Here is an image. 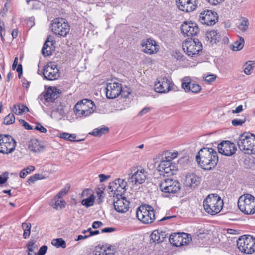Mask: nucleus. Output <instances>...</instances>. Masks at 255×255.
<instances>
[{"instance_id":"obj_1","label":"nucleus","mask_w":255,"mask_h":255,"mask_svg":"<svg viewBox=\"0 0 255 255\" xmlns=\"http://www.w3.org/2000/svg\"><path fill=\"white\" fill-rule=\"evenodd\" d=\"M200 166L207 170L214 168L218 162L217 152L212 148L204 147L201 149L196 156Z\"/></svg>"},{"instance_id":"obj_2","label":"nucleus","mask_w":255,"mask_h":255,"mask_svg":"<svg viewBox=\"0 0 255 255\" xmlns=\"http://www.w3.org/2000/svg\"><path fill=\"white\" fill-rule=\"evenodd\" d=\"M165 159L162 160L157 167V170L160 175L167 177L170 175H173L177 170L175 163H172L171 161L177 157V152L166 151L165 152Z\"/></svg>"},{"instance_id":"obj_3","label":"nucleus","mask_w":255,"mask_h":255,"mask_svg":"<svg viewBox=\"0 0 255 255\" xmlns=\"http://www.w3.org/2000/svg\"><path fill=\"white\" fill-rule=\"evenodd\" d=\"M205 211L208 214L214 215L219 213L223 206V201L216 194H211L207 196L203 201Z\"/></svg>"},{"instance_id":"obj_4","label":"nucleus","mask_w":255,"mask_h":255,"mask_svg":"<svg viewBox=\"0 0 255 255\" xmlns=\"http://www.w3.org/2000/svg\"><path fill=\"white\" fill-rule=\"evenodd\" d=\"M240 149L246 154L255 153V135L246 133L241 134L238 141Z\"/></svg>"},{"instance_id":"obj_5","label":"nucleus","mask_w":255,"mask_h":255,"mask_svg":"<svg viewBox=\"0 0 255 255\" xmlns=\"http://www.w3.org/2000/svg\"><path fill=\"white\" fill-rule=\"evenodd\" d=\"M95 105L91 100L85 99L78 102L74 106V111L78 117H86L92 114Z\"/></svg>"},{"instance_id":"obj_6","label":"nucleus","mask_w":255,"mask_h":255,"mask_svg":"<svg viewBox=\"0 0 255 255\" xmlns=\"http://www.w3.org/2000/svg\"><path fill=\"white\" fill-rule=\"evenodd\" d=\"M238 205L240 210L246 214L255 213V198L251 194L242 195L239 199Z\"/></svg>"},{"instance_id":"obj_7","label":"nucleus","mask_w":255,"mask_h":255,"mask_svg":"<svg viewBox=\"0 0 255 255\" xmlns=\"http://www.w3.org/2000/svg\"><path fill=\"white\" fill-rule=\"evenodd\" d=\"M51 30L56 35L64 37L70 31V25L65 19L57 17L52 21Z\"/></svg>"},{"instance_id":"obj_8","label":"nucleus","mask_w":255,"mask_h":255,"mask_svg":"<svg viewBox=\"0 0 255 255\" xmlns=\"http://www.w3.org/2000/svg\"><path fill=\"white\" fill-rule=\"evenodd\" d=\"M136 217L144 224H150L155 220V212L152 207L149 205L141 206L136 212Z\"/></svg>"},{"instance_id":"obj_9","label":"nucleus","mask_w":255,"mask_h":255,"mask_svg":"<svg viewBox=\"0 0 255 255\" xmlns=\"http://www.w3.org/2000/svg\"><path fill=\"white\" fill-rule=\"evenodd\" d=\"M164 178L160 181L159 183L160 190L166 193H178L181 189V184L175 179L166 178L167 174H165Z\"/></svg>"},{"instance_id":"obj_10","label":"nucleus","mask_w":255,"mask_h":255,"mask_svg":"<svg viewBox=\"0 0 255 255\" xmlns=\"http://www.w3.org/2000/svg\"><path fill=\"white\" fill-rule=\"evenodd\" d=\"M237 245L239 250L247 254H252L255 252V239L252 237L241 236L237 240Z\"/></svg>"},{"instance_id":"obj_11","label":"nucleus","mask_w":255,"mask_h":255,"mask_svg":"<svg viewBox=\"0 0 255 255\" xmlns=\"http://www.w3.org/2000/svg\"><path fill=\"white\" fill-rule=\"evenodd\" d=\"M183 49L189 56L194 57L198 54L199 52L202 50V45L198 39L194 38L186 40L183 43Z\"/></svg>"},{"instance_id":"obj_12","label":"nucleus","mask_w":255,"mask_h":255,"mask_svg":"<svg viewBox=\"0 0 255 255\" xmlns=\"http://www.w3.org/2000/svg\"><path fill=\"white\" fill-rule=\"evenodd\" d=\"M16 142L10 136L7 134H0V152L8 154L12 152L15 148Z\"/></svg>"},{"instance_id":"obj_13","label":"nucleus","mask_w":255,"mask_h":255,"mask_svg":"<svg viewBox=\"0 0 255 255\" xmlns=\"http://www.w3.org/2000/svg\"><path fill=\"white\" fill-rule=\"evenodd\" d=\"M218 149L220 153L228 156L234 155L237 150L236 145L229 140L223 141L219 143Z\"/></svg>"},{"instance_id":"obj_14","label":"nucleus","mask_w":255,"mask_h":255,"mask_svg":"<svg viewBox=\"0 0 255 255\" xmlns=\"http://www.w3.org/2000/svg\"><path fill=\"white\" fill-rule=\"evenodd\" d=\"M200 20L203 24L213 25L218 21L217 13L209 9L204 10L200 13Z\"/></svg>"},{"instance_id":"obj_15","label":"nucleus","mask_w":255,"mask_h":255,"mask_svg":"<svg viewBox=\"0 0 255 255\" xmlns=\"http://www.w3.org/2000/svg\"><path fill=\"white\" fill-rule=\"evenodd\" d=\"M43 74L44 78L48 80H54L59 77V70L56 65L50 63L45 66Z\"/></svg>"},{"instance_id":"obj_16","label":"nucleus","mask_w":255,"mask_h":255,"mask_svg":"<svg viewBox=\"0 0 255 255\" xmlns=\"http://www.w3.org/2000/svg\"><path fill=\"white\" fill-rule=\"evenodd\" d=\"M127 186V182L124 179L118 178L110 183L109 188L114 191L117 196L122 195L125 193Z\"/></svg>"},{"instance_id":"obj_17","label":"nucleus","mask_w":255,"mask_h":255,"mask_svg":"<svg viewBox=\"0 0 255 255\" xmlns=\"http://www.w3.org/2000/svg\"><path fill=\"white\" fill-rule=\"evenodd\" d=\"M133 169L131 171L132 175L129 177V181L132 185H137L143 183L146 178V172L143 169Z\"/></svg>"},{"instance_id":"obj_18","label":"nucleus","mask_w":255,"mask_h":255,"mask_svg":"<svg viewBox=\"0 0 255 255\" xmlns=\"http://www.w3.org/2000/svg\"><path fill=\"white\" fill-rule=\"evenodd\" d=\"M106 97L108 99H115L121 94L122 85L118 82L109 83L106 88Z\"/></svg>"},{"instance_id":"obj_19","label":"nucleus","mask_w":255,"mask_h":255,"mask_svg":"<svg viewBox=\"0 0 255 255\" xmlns=\"http://www.w3.org/2000/svg\"><path fill=\"white\" fill-rule=\"evenodd\" d=\"M176 2L178 8L186 12L193 11L197 7V0H176Z\"/></svg>"},{"instance_id":"obj_20","label":"nucleus","mask_w":255,"mask_h":255,"mask_svg":"<svg viewBox=\"0 0 255 255\" xmlns=\"http://www.w3.org/2000/svg\"><path fill=\"white\" fill-rule=\"evenodd\" d=\"M141 45L142 48V51L149 55L155 54L159 50V46L155 41L150 38L143 41Z\"/></svg>"},{"instance_id":"obj_21","label":"nucleus","mask_w":255,"mask_h":255,"mask_svg":"<svg viewBox=\"0 0 255 255\" xmlns=\"http://www.w3.org/2000/svg\"><path fill=\"white\" fill-rule=\"evenodd\" d=\"M181 30L185 36L188 37L196 35L199 32L198 26L195 22H184L181 25Z\"/></svg>"},{"instance_id":"obj_22","label":"nucleus","mask_w":255,"mask_h":255,"mask_svg":"<svg viewBox=\"0 0 255 255\" xmlns=\"http://www.w3.org/2000/svg\"><path fill=\"white\" fill-rule=\"evenodd\" d=\"M59 90L55 87H49L44 95L45 101L47 103H57L60 92Z\"/></svg>"},{"instance_id":"obj_23","label":"nucleus","mask_w":255,"mask_h":255,"mask_svg":"<svg viewBox=\"0 0 255 255\" xmlns=\"http://www.w3.org/2000/svg\"><path fill=\"white\" fill-rule=\"evenodd\" d=\"M181 87L186 92L191 91L192 93H197L200 92L201 89V86L199 85L192 83L190 78L188 77H184L182 79Z\"/></svg>"},{"instance_id":"obj_24","label":"nucleus","mask_w":255,"mask_h":255,"mask_svg":"<svg viewBox=\"0 0 255 255\" xmlns=\"http://www.w3.org/2000/svg\"><path fill=\"white\" fill-rule=\"evenodd\" d=\"M120 199L117 196V200H114L113 204L115 209L119 213H125L128 211V209L129 202L128 201L125 197L120 196Z\"/></svg>"},{"instance_id":"obj_25","label":"nucleus","mask_w":255,"mask_h":255,"mask_svg":"<svg viewBox=\"0 0 255 255\" xmlns=\"http://www.w3.org/2000/svg\"><path fill=\"white\" fill-rule=\"evenodd\" d=\"M155 89L156 92L160 93L168 92L170 90V81L166 77L161 78L155 84Z\"/></svg>"},{"instance_id":"obj_26","label":"nucleus","mask_w":255,"mask_h":255,"mask_svg":"<svg viewBox=\"0 0 255 255\" xmlns=\"http://www.w3.org/2000/svg\"><path fill=\"white\" fill-rule=\"evenodd\" d=\"M151 240L153 242L160 243L164 241L166 238L167 235L165 232L160 231L159 230H154L150 235Z\"/></svg>"},{"instance_id":"obj_27","label":"nucleus","mask_w":255,"mask_h":255,"mask_svg":"<svg viewBox=\"0 0 255 255\" xmlns=\"http://www.w3.org/2000/svg\"><path fill=\"white\" fill-rule=\"evenodd\" d=\"M185 182L187 186L191 188H195L200 183V178L195 174H191L186 177Z\"/></svg>"},{"instance_id":"obj_28","label":"nucleus","mask_w":255,"mask_h":255,"mask_svg":"<svg viewBox=\"0 0 255 255\" xmlns=\"http://www.w3.org/2000/svg\"><path fill=\"white\" fill-rule=\"evenodd\" d=\"M182 233H176L171 234L169 236V241L170 244L175 247L181 246L182 243L183 239H182Z\"/></svg>"},{"instance_id":"obj_29","label":"nucleus","mask_w":255,"mask_h":255,"mask_svg":"<svg viewBox=\"0 0 255 255\" xmlns=\"http://www.w3.org/2000/svg\"><path fill=\"white\" fill-rule=\"evenodd\" d=\"M43 147V146L41 145L37 139H31L28 143L29 149L34 152H40Z\"/></svg>"},{"instance_id":"obj_30","label":"nucleus","mask_w":255,"mask_h":255,"mask_svg":"<svg viewBox=\"0 0 255 255\" xmlns=\"http://www.w3.org/2000/svg\"><path fill=\"white\" fill-rule=\"evenodd\" d=\"M206 38L212 43H216L219 41L220 34L216 30H211L207 32L206 34Z\"/></svg>"},{"instance_id":"obj_31","label":"nucleus","mask_w":255,"mask_h":255,"mask_svg":"<svg viewBox=\"0 0 255 255\" xmlns=\"http://www.w3.org/2000/svg\"><path fill=\"white\" fill-rule=\"evenodd\" d=\"M60 199H56L54 197L50 202V205L54 208L58 210L61 209L65 207L66 202L63 200H59Z\"/></svg>"},{"instance_id":"obj_32","label":"nucleus","mask_w":255,"mask_h":255,"mask_svg":"<svg viewBox=\"0 0 255 255\" xmlns=\"http://www.w3.org/2000/svg\"><path fill=\"white\" fill-rule=\"evenodd\" d=\"M48 43H50L51 45L53 44L52 41L49 40V38L48 37L47 40L45 42L42 49V53L44 56H49L52 54V52L51 51V48L49 46Z\"/></svg>"},{"instance_id":"obj_33","label":"nucleus","mask_w":255,"mask_h":255,"mask_svg":"<svg viewBox=\"0 0 255 255\" xmlns=\"http://www.w3.org/2000/svg\"><path fill=\"white\" fill-rule=\"evenodd\" d=\"M109 130V129L108 127H104L103 128H95L92 132L90 133V134L94 136L100 137L102 135L108 132Z\"/></svg>"},{"instance_id":"obj_34","label":"nucleus","mask_w":255,"mask_h":255,"mask_svg":"<svg viewBox=\"0 0 255 255\" xmlns=\"http://www.w3.org/2000/svg\"><path fill=\"white\" fill-rule=\"evenodd\" d=\"M12 111L15 114L19 115L28 112L29 109L25 105L17 104L14 106Z\"/></svg>"},{"instance_id":"obj_35","label":"nucleus","mask_w":255,"mask_h":255,"mask_svg":"<svg viewBox=\"0 0 255 255\" xmlns=\"http://www.w3.org/2000/svg\"><path fill=\"white\" fill-rule=\"evenodd\" d=\"M244 39L242 37H240L239 39L234 42L233 44L232 50L235 51L241 50L244 46Z\"/></svg>"},{"instance_id":"obj_36","label":"nucleus","mask_w":255,"mask_h":255,"mask_svg":"<svg viewBox=\"0 0 255 255\" xmlns=\"http://www.w3.org/2000/svg\"><path fill=\"white\" fill-rule=\"evenodd\" d=\"M249 21L246 17H242L240 20V22L238 25L239 29L243 32L246 31L249 26Z\"/></svg>"},{"instance_id":"obj_37","label":"nucleus","mask_w":255,"mask_h":255,"mask_svg":"<svg viewBox=\"0 0 255 255\" xmlns=\"http://www.w3.org/2000/svg\"><path fill=\"white\" fill-rule=\"evenodd\" d=\"M255 66V63L253 61H248L246 62L245 65H244V72L247 75H251L252 73V71L254 68Z\"/></svg>"},{"instance_id":"obj_38","label":"nucleus","mask_w":255,"mask_h":255,"mask_svg":"<svg viewBox=\"0 0 255 255\" xmlns=\"http://www.w3.org/2000/svg\"><path fill=\"white\" fill-rule=\"evenodd\" d=\"M51 244L57 248H62V249H65L66 247V243L62 238L52 240Z\"/></svg>"},{"instance_id":"obj_39","label":"nucleus","mask_w":255,"mask_h":255,"mask_svg":"<svg viewBox=\"0 0 255 255\" xmlns=\"http://www.w3.org/2000/svg\"><path fill=\"white\" fill-rule=\"evenodd\" d=\"M31 225L30 223H23L22 224V228L24 231L23 237L24 239H27L30 235Z\"/></svg>"},{"instance_id":"obj_40","label":"nucleus","mask_w":255,"mask_h":255,"mask_svg":"<svg viewBox=\"0 0 255 255\" xmlns=\"http://www.w3.org/2000/svg\"><path fill=\"white\" fill-rule=\"evenodd\" d=\"M60 137L67 140L75 142H79L81 140H73L76 138V135L75 134H70L67 132H62L60 134Z\"/></svg>"},{"instance_id":"obj_41","label":"nucleus","mask_w":255,"mask_h":255,"mask_svg":"<svg viewBox=\"0 0 255 255\" xmlns=\"http://www.w3.org/2000/svg\"><path fill=\"white\" fill-rule=\"evenodd\" d=\"M94 203V197L93 195H91L88 198L83 199L81 202L82 204L85 206L86 207H89L93 205Z\"/></svg>"},{"instance_id":"obj_42","label":"nucleus","mask_w":255,"mask_h":255,"mask_svg":"<svg viewBox=\"0 0 255 255\" xmlns=\"http://www.w3.org/2000/svg\"><path fill=\"white\" fill-rule=\"evenodd\" d=\"M15 121V117L13 114H9L4 118L3 123L6 125H10Z\"/></svg>"},{"instance_id":"obj_43","label":"nucleus","mask_w":255,"mask_h":255,"mask_svg":"<svg viewBox=\"0 0 255 255\" xmlns=\"http://www.w3.org/2000/svg\"><path fill=\"white\" fill-rule=\"evenodd\" d=\"M189 235L186 233H182L181 237L183 239V242L181 244V246L189 244V242L191 240V237H189Z\"/></svg>"},{"instance_id":"obj_44","label":"nucleus","mask_w":255,"mask_h":255,"mask_svg":"<svg viewBox=\"0 0 255 255\" xmlns=\"http://www.w3.org/2000/svg\"><path fill=\"white\" fill-rule=\"evenodd\" d=\"M27 248L28 252H33L35 249L38 248V247L33 240H31L27 244Z\"/></svg>"},{"instance_id":"obj_45","label":"nucleus","mask_w":255,"mask_h":255,"mask_svg":"<svg viewBox=\"0 0 255 255\" xmlns=\"http://www.w3.org/2000/svg\"><path fill=\"white\" fill-rule=\"evenodd\" d=\"M246 121V118H244L242 119H235L232 120V124L234 126H242Z\"/></svg>"},{"instance_id":"obj_46","label":"nucleus","mask_w":255,"mask_h":255,"mask_svg":"<svg viewBox=\"0 0 255 255\" xmlns=\"http://www.w3.org/2000/svg\"><path fill=\"white\" fill-rule=\"evenodd\" d=\"M59 104L56 109V112L58 113L61 116H63L65 114V105L61 102H59Z\"/></svg>"},{"instance_id":"obj_47","label":"nucleus","mask_w":255,"mask_h":255,"mask_svg":"<svg viewBox=\"0 0 255 255\" xmlns=\"http://www.w3.org/2000/svg\"><path fill=\"white\" fill-rule=\"evenodd\" d=\"M68 191V189L65 188L61 189L55 196L56 199H61L62 197L65 196Z\"/></svg>"},{"instance_id":"obj_48","label":"nucleus","mask_w":255,"mask_h":255,"mask_svg":"<svg viewBox=\"0 0 255 255\" xmlns=\"http://www.w3.org/2000/svg\"><path fill=\"white\" fill-rule=\"evenodd\" d=\"M8 173L7 172L3 173L0 175V185L3 184L6 182L8 179Z\"/></svg>"},{"instance_id":"obj_49","label":"nucleus","mask_w":255,"mask_h":255,"mask_svg":"<svg viewBox=\"0 0 255 255\" xmlns=\"http://www.w3.org/2000/svg\"><path fill=\"white\" fill-rule=\"evenodd\" d=\"M47 250V247L45 245L42 246L36 255H45Z\"/></svg>"},{"instance_id":"obj_50","label":"nucleus","mask_w":255,"mask_h":255,"mask_svg":"<svg viewBox=\"0 0 255 255\" xmlns=\"http://www.w3.org/2000/svg\"><path fill=\"white\" fill-rule=\"evenodd\" d=\"M34 129L42 133H46L47 132L46 128L43 127L40 124H37Z\"/></svg>"},{"instance_id":"obj_51","label":"nucleus","mask_w":255,"mask_h":255,"mask_svg":"<svg viewBox=\"0 0 255 255\" xmlns=\"http://www.w3.org/2000/svg\"><path fill=\"white\" fill-rule=\"evenodd\" d=\"M19 122L20 124H22V126L24 127V128L28 130L32 129V127L29 125L27 122H26L24 120H20Z\"/></svg>"},{"instance_id":"obj_52","label":"nucleus","mask_w":255,"mask_h":255,"mask_svg":"<svg viewBox=\"0 0 255 255\" xmlns=\"http://www.w3.org/2000/svg\"><path fill=\"white\" fill-rule=\"evenodd\" d=\"M7 3H6L4 4V7L0 11V15L2 17H3L5 15L6 13L8 11V8H7Z\"/></svg>"},{"instance_id":"obj_53","label":"nucleus","mask_w":255,"mask_h":255,"mask_svg":"<svg viewBox=\"0 0 255 255\" xmlns=\"http://www.w3.org/2000/svg\"><path fill=\"white\" fill-rule=\"evenodd\" d=\"M216 78V76L215 75H208L206 77L205 81L210 83L214 81Z\"/></svg>"},{"instance_id":"obj_54","label":"nucleus","mask_w":255,"mask_h":255,"mask_svg":"<svg viewBox=\"0 0 255 255\" xmlns=\"http://www.w3.org/2000/svg\"><path fill=\"white\" fill-rule=\"evenodd\" d=\"M30 1H32V8L38 9L40 7V3L39 1L36 0H30Z\"/></svg>"},{"instance_id":"obj_55","label":"nucleus","mask_w":255,"mask_h":255,"mask_svg":"<svg viewBox=\"0 0 255 255\" xmlns=\"http://www.w3.org/2000/svg\"><path fill=\"white\" fill-rule=\"evenodd\" d=\"M103 223L100 221H95L92 224V228L94 229H98L103 226Z\"/></svg>"},{"instance_id":"obj_56","label":"nucleus","mask_w":255,"mask_h":255,"mask_svg":"<svg viewBox=\"0 0 255 255\" xmlns=\"http://www.w3.org/2000/svg\"><path fill=\"white\" fill-rule=\"evenodd\" d=\"M116 230V229L112 227H108L103 229L101 230L102 233H111Z\"/></svg>"},{"instance_id":"obj_57","label":"nucleus","mask_w":255,"mask_h":255,"mask_svg":"<svg viewBox=\"0 0 255 255\" xmlns=\"http://www.w3.org/2000/svg\"><path fill=\"white\" fill-rule=\"evenodd\" d=\"M211 4L216 5L220 3H222L224 0H207Z\"/></svg>"},{"instance_id":"obj_58","label":"nucleus","mask_w":255,"mask_h":255,"mask_svg":"<svg viewBox=\"0 0 255 255\" xmlns=\"http://www.w3.org/2000/svg\"><path fill=\"white\" fill-rule=\"evenodd\" d=\"M99 177L100 178V182H103L107 179H108L109 178H110V176L109 175L106 176L105 174H101L99 175Z\"/></svg>"},{"instance_id":"obj_59","label":"nucleus","mask_w":255,"mask_h":255,"mask_svg":"<svg viewBox=\"0 0 255 255\" xmlns=\"http://www.w3.org/2000/svg\"><path fill=\"white\" fill-rule=\"evenodd\" d=\"M243 110V106L240 105L238 106L235 110L232 111L233 114L239 113Z\"/></svg>"},{"instance_id":"obj_60","label":"nucleus","mask_w":255,"mask_h":255,"mask_svg":"<svg viewBox=\"0 0 255 255\" xmlns=\"http://www.w3.org/2000/svg\"><path fill=\"white\" fill-rule=\"evenodd\" d=\"M87 231L90 233V235H89L90 237L98 235L100 233L98 230L92 231L91 228H89L87 230Z\"/></svg>"},{"instance_id":"obj_61","label":"nucleus","mask_w":255,"mask_h":255,"mask_svg":"<svg viewBox=\"0 0 255 255\" xmlns=\"http://www.w3.org/2000/svg\"><path fill=\"white\" fill-rule=\"evenodd\" d=\"M16 71L18 73V77L20 78L22 74V67L21 64H19L16 68Z\"/></svg>"},{"instance_id":"obj_62","label":"nucleus","mask_w":255,"mask_h":255,"mask_svg":"<svg viewBox=\"0 0 255 255\" xmlns=\"http://www.w3.org/2000/svg\"><path fill=\"white\" fill-rule=\"evenodd\" d=\"M35 170V167L32 165L29 166L27 167L24 168V170H26V172L27 174L30 173L31 171H33Z\"/></svg>"},{"instance_id":"obj_63","label":"nucleus","mask_w":255,"mask_h":255,"mask_svg":"<svg viewBox=\"0 0 255 255\" xmlns=\"http://www.w3.org/2000/svg\"><path fill=\"white\" fill-rule=\"evenodd\" d=\"M150 110V109L149 108H144L139 113L138 115L139 116H142L149 112Z\"/></svg>"},{"instance_id":"obj_64","label":"nucleus","mask_w":255,"mask_h":255,"mask_svg":"<svg viewBox=\"0 0 255 255\" xmlns=\"http://www.w3.org/2000/svg\"><path fill=\"white\" fill-rule=\"evenodd\" d=\"M100 255H115L113 252H108L107 250H104V252L99 254Z\"/></svg>"}]
</instances>
